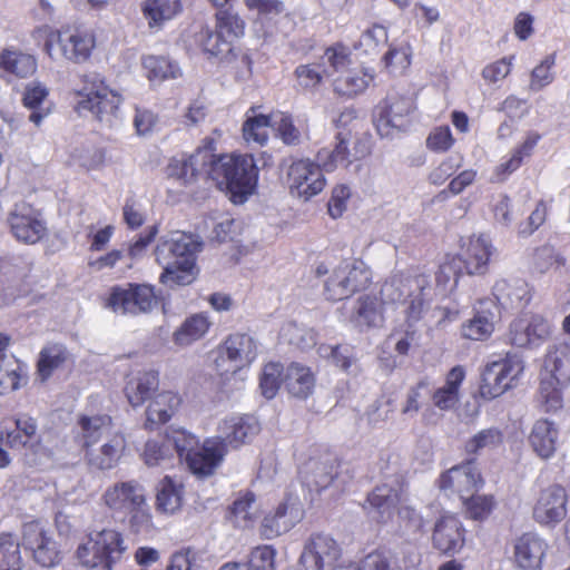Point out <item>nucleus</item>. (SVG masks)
Segmentation results:
<instances>
[{
	"mask_svg": "<svg viewBox=\"0 0 570 570\" xmlns=\"http://www.w3.org/2000/svg\"><path fill=\"white\" fill-rule=\"evenodd\" d=\"M202 247V242L186 233L160 240L155 250L157 262L165 264L160 283L169 286L191 284L198 275L197 254Z\"/></svg>",
	"mask_w": 570,
	"mask_h": 570,
	"instance_id": "nucleus-1",
	"label": "nucleus"
},
{
	"mask_svg": "<svg viewBox=\"0 0 570 570\" xmlns=\"http://www.w3.org/2000/svg\"><path fill=\"white\" fill-rule=\"evenodd\" d=\"M258 167L253 155H217L208 171V177L217 188L226 190L234 204L245 203L256 190Z\"/></svg>",
	"mask_w": 570,
	"mask_h": 570,
	"instance_id": "nucleus-2",
	"label": "nucleus"
},
{
	"mask_svg": "<svg viewBox=\"0 0 570 570\" xmlns=\"http://www.w3.org/2000/svg\"><path fill=\"white\" fill-rule=\"evenodd\" d=\"M245 21L230 10H219L215 13V30L208 26L202 27L194 36L196 46L208 58L220 60L234 47L233 40L244 36Z\"/></svg>",
	"mask_w": 570,
	"mask_h": 570,
	"instance_id": "nucleus-3",
	"label": "nucleus"
},
{
	"mask_svg": "<svg viewBox=\"0 0 570 570\" xmlns=\"http://www.w3.org/2000/svg\"><path fill=\"white\" fill-rule=\"evenodd\" d=\"M214 151H216L215 139L205 137L193 153H183L168 160L167 177L184 187L210 180L208 171L214 160Z\"/></svg>",
	"mask_w": 570,
	"mask_h": 570,
	"instance_id": "nucleus-4",
	"label": "nucleus"
},
{
	"mask_svg": "<svg viewBox=\"0 0 570 570\" xmlns=\"http://www.w3.org/2000/svg\"><path fill=\"white\" fill-rule=\"evenodd\" d=\"M523 372L522 358L512 353L488 362L481 372L479 396L484 401H492L503 395L518 385Z\"/></svg>",
	"mask_w": 570,
	"mask_h": 570,
	"instance_id": "nucleus-5",
	"label": "nucleus"
},
{
	"mask_svg": "<svg viewBox=\"0 0 570 570\" xmlns=\"http://www.w3.org/2000/svg\"><path fill=\"white\" fill-rule=\"evenodd\" d=\"M109 509L112 518H129L130 529L138 533L150 524L151 515L148 512L144 488L137 481L122 482L115 485L109 493Z\"/></svg>",
	"mask_w": 570,
	"mask_h": 570,
	"instance_id": "nucleus-6",
	"label": "nucleus"
},
{
	"mask_svg": "<svg viewBox=\"0 0 570 570\" xmlns=\"http://www.w3.org/2000/svg\"><path fill=\"white\" fill-rule=\"evenodd\" d=\"M372 154L370 135L354 136L351 130L343 129L335 136L333 149L322 148L316 160L325 171H333L338 166L347 167L355 161L366 159Z\"/></svg>",
	"mask_w": 570,
	"mask_h": 570,
	"instance_id": "nucleus-7",
	"label": "nucleus"
},
{
	"mask_svg": "<svg viewBox=\"0 0 570 570\" xmlns=\"http://www.w3.org/2000/svg\"><path fill=\"white\" fill-rule=\"evenodd\" d=\"M94 47L92 35L69 29L50 30L45 42V51L51 59L65 58L77 63L86 61Z\"/></svg>",
	"mask_w": 570,
	"mask_h": 570,
	"instance_id": "nucleus-8",
	"label": "nucleus"
},
{
	"mask_svg": "<svg viewBox=\"0 0 570 570\" xmlns=\"http://www.w3.org/2000/svg\"><path fill=\"white\" fill-rule=\"evenodd\" d=\"M257 357V344L247 333L229 334L217 348L215 365L217 370H224L236 374L249 366Z\"/></svg>",
	"mask_w": 570,
	"mask_h": 570,
	"instance_id": "nucleus-9",
	"label": "nucleus"
},
{
	"mask_svg": "<svg viewBox=\"0 0 570 570\" xmlns=\"http://www.w3.org/2000/svg\"><path fill=\"white\" fill-rule=\"evenodd\" d=\"M341 461L330 450H316L298 470L301 483L311 492L327 489L338 475Z\"/></svg>",
	"mask_w": 570,
	"mask_h": 570,
	"instance_id": "nucleus-10",
	"label": "nucleus"
},
{
	"mask_svg": "<svg viewBox=\"0 0 570 570\" xmlns=\"http://www.w3.org/2000/svg\"><path fill=\"white\" fill-rule=\"evenodd\" d=\"M127 287L115 286L109 293V307L122 314H140L151 311L158 299L155 287L146 284L128 283Z\"/></svg>",
	"mask_w": 570,
	"mask_h": 570,
	"instance_id": "nucleus-11",
	"label": "nucleus"
},
{
	"mask_svg": "<svg viewBox=\"0 0 570 570\" xmlns=\"http://www.w3.org/2000/svg\"><path fill=\"white\" fill-rule=\"evenodd\" d=\"M323 171L320 163L306 159L293 161L286 177L289 193L305 200L316 196L326 185Z\"/></svg>",
	"mask_w": 570,
	"mask_h": 570,
	"instance_id": "nucleus-12",
	"label": "nucleus"
},
{
	"mask_svg": "<svg viewBox=\"0 0 570 570\" xmlns=\"http://www.w3.org/2000/svg\"><path fill=\"white\" fill-rule=\"evenodd\" d=\"M490 238L484 234L461 238L459 252L455 254L469 276H483L489 272L494 254Z\"/></svg>",
	"mask_w": 570,
	"mask_h": 570,
	"instance_id": "nucleus-13",
	"label": "nucleus"
},
{
	"mask_svg": "<svg viewBox=\"0 0 570 570\" xmlns=\"http://www.w3.org/2000/svg\"><path fill=\"white\" fill-rule=\"evenodd\" d=\"M226 455L225 443L218 436H212L205 439L202 444L191 451L184 463L193 475L205 480L215 474Z\"/></svg>",
	"mask_w": 570,
	"mask_h": 570,
	"instance_id": "nucleus-14",
	"label": "nucleus"
},
{
	"mask_svg": "<svg viewBox=\"0 0 570 570\" xmlns=\"http://www.w3.org/2000/svg\"><path fill=\"white\" fill-rule=\"evenodd\" d=\"M568 513V493L560 484H550L542 489L532 508V518L540 525L553 527Z\"/></svg>",
	"mask_w": 570,
	"mask_h": 570,
	"instance_id": "nucleus-15",
	"label": "nucleus"
},
{
	"mask_svg": "<svg viewBox=\"0 0 570 570\" xmlns=\"http://www.w3.org/2000/svg\"><path fill=\"white\" fill-rule=\"evenodd\" d=\"M483 483L482 474L474 460L452 466L438 480L440 490L458 494L462 501L478 492Z\"/></svg>",
	"mask_w": 570,
	"mask_h": 570,
	"instance_id": "nucleus-16",
	"label": "nucleus"
},
{
	"mask_svg": "<svg viewBox=\"0 0 570 570\" xmlns=\"http://www.w3.org/2000/svg\"><path fill=\"white\" fill-rule=\"evenodd\" d=\"M10 230L17 240L36 244L46 235V223L31 205L21 202L13 206L8 214Z\"/></svg>",
	"mask_w": 570,
	"mask_h": 570,
	"instance_id": "nucleus-17",
	"label": "nucleus"
},
{
	"mask_svg": "<svg viewBox=\"0 0 570 570\" xmlns=\"http://www.w3.org/2000/svg\"><path fill=\"white\" fill-rule=\"evenodd\" d=\"M342 558V547L330 534L317 532L306 540L299 557V562L314 570H324Z\"/></svg>",
	"mask_w": 570,
	"mask_h": 570,
	"instance_id": "nucleus-18",
	"label": "nucleus"
},
{
	"mask_svg": "<svg viewBox=\"0 0 570 570\" xmlns=\"http://www.w3.org/2000/svg\"><path fill=\"white\" fill-rule=\"evenodd\" d=\"M22 546L32 552L35 561L42 567H55L61 560L57 542L39 521L23 524Z\"/></svg>",
	"mask_w": 570,
	"mask_h": 570,
	"instance_id": "nucleus-19",
	"label": "nucleus"
},
{
	"mask_svg": "<svg viewBox=\"0 0 570 570\" xmlns=\"http://www.w3.org/2000/svg\"><path fill=\"white\" fill-rule=\"evenodd\" d=\"M466 529L462 521L453 513L441 514L432 530V546L441 554L454 556L464 548Z\"/></svg>",
	"mask_w": 570,
	"mask_h": 570,
	"instance_id": "nucleus-20",
	"label": "nucleus"
},
{
	"mask_svg": "<svg viewBox=\"0 0 570 570\" xmlns=\"http://www.w3.org/2000/svg\"><path fill=\"white\" fill-rule=\"evenodd\" d=\"M550 333V324L542 315L530 314L511 322L509 340L517 347H534L547 341Z\"/></svg>",
	"mask_w": 570,
	"mask_h": 570,
	"instance_id": "nucleus-21",
	"label": "nucleus"
},
{
	"mask_svg": "<svg viewBox=\"0 0 570 570\" xmlns=\"http://www.w3.org/2000/svg\"><path fill=\"white\" fill-rule=\"evenodd\" d=\"M430 287V278L426 274L414 275L396 274L387 278L380 288L377 298L383 306L403 303L406 296H412V288L422 289Z\"/></svg>",
	"mask_w": 570,
	"mask_h": 570,
	"instance_id": "nucleus-22",
	"label": "nucleus"
},
{
	"mask_svg": "<svg viewBox=\"0 0 570 570\" xmlns=\"http://www.w3.org/2000/svg\"><path fill=\"white\" fill-rule=\"evenodd\" d=\"M547 551L548 543L538 533H522L514 540V564L518 570H542V561Z\"/></svg>",
	"mask_w": 570,
	"mask_h": 570,
	"instance_id": "nucleus-23",
	"label": "nucleus"
},
{
	"mask_svg": "<svg viewBox=\"0 0 570 570\" xmlns=\"http://www.w3.org/2000/svg\"><path fill=\"white\" fill-rule=\"evenodd\" d=\"M414 109V100L407 95L393 92L386 96L375 108V122L377 130L382 134L384 130L399 127L404 117L409 116Z\"/></svg>",
	"mask_w": 570,
	"mask_h": 570,
	"instance_id": "nucleus-24",
	"label": "nucleus"
},
{
	"mask_svg": "<svg viewBox=\"0 0 570 570\" xmlns=\"http://www.w3.org/2000/svg\"><path fill=\"white\" fill-rule=\"evenodd\" d=\"M466 377V371L462 365L453 366L445 375L443 385L431 387V402L433 407L450 412L458 407L461 400V387Z\"/></svg>",
	"mask_w": 570,
	"mask_h": 570,
	"instance_id": "nucleus-25",
	"label": "nucleus"
},
{
	"mask_svg": "<svg viewBox=\"0 0 570 570\" xmlns=\"http://www.w3.org/2000/svg\"><path fill=\"white\" fill-rule=\"evenodd\" d=\"M222 435L218 438L229 448L238 449L247 443L259 431L257 422L248 415H232L222 421L218 426Z\"/></svg>",
	"mask_w": 570,
	"mask_h": 570,
	"instance_id": "nucleus-26",
	"label": "nucleus"
},
{
	"mask_svg": "<svg viewBox=\"0 0 570 570\" xmlns=\"http://www.w3.org/2000/svg\"><path fill=\"white\" fill-rule=\"evenodd\" d=\"M534 288L522 278L499 279L493 286V295L502 306L527 307L532 301Z\"/></svg>",
	"mask_w": 570,
	"mask_h": 570,
	"instance_id": "nucleus-27",
	"label": "nucleus"
},
{
	"mask_svg": "<svg viewBox=\"0 0 570 570\" xmlns=\"http://www.w3.org/2000/svg\"><path fill=\"white\" fill-rule=\"evenodd\" d=\"M351 322L361 331L382 327L385 323V307L377 295H361L356 299Z\"/></svg>",
	"mask_w": 570,
	"mask_h": 570,
	"instance_id": "nucleus-28",
	"label": "nucleus"
},
{
	"mask_svg": "<svg viewBox=\"0 0 570 570\" xmlns=\"http://www.w3.org/2000/svg\"><path fill=\"white\" fill-rule=\"evenodd\" d=\"M297 501L298 499L293 494H286L274 512L264 517L259 528L261 537L269 540L288 532L295 524L291 511Z\"/></svg>",
	"mask_w": 570,
	"mask_h": 570,
	"instance_id": "nucleus-29",
	"label": "nucleus"
},
{
	"mask_svg": "<svg viewBox=\"0 0 570 570\" xmlns=\"http://www.w3.org/2000/svg\"><path fill=\"white\" fill-rule=\"evenodd\" d=\"M183 404L181 396L171 391H163L148 405L146 410L145 428L155 430L169 422L171 416Z\"/></svg>",
	"mask_w": 570,
	"mask_h": 570,
	"instance_id": "nucleus-30",
	"label": "nucleus"
},
{
	"mask_svg": "<svg viewBox=\"0 0 570 570\" xmlns=\"http://www.w3.org/2000/svg\"><path fill=\"white\" fill-rule=\"evenodd\" d=\"M559 430L554 422L548 419L537 420L529 433L528 441L538 456L548 460L557 451Z\"/></svg>",
	"mask_w": 570,
	"mask_h": 570,
	"instance_id": "nucleus-31",
	"label": "nucleus"
},
{
	"mask_svg": "<svg viewBox=\"0 0 570 570\" xmlns=\"http://www.w3.org/2000/svg\"><path fill=\"white\" fill-rule=\"evenodd\" d=\"M159 387V374L155 370H142L128 376L125 385V394L132 406H140Z\"/></svg>",
	"mask_w": 570,
	"mask_h": 570,
	"instance_id": "nucleus-32",
	"label": "nucleus"
},
{
	"mask_svg": "<svg viewBox=\"0 0 570 570\" xmlns=\"http://www.w3.org/2000/svg\"><path fill=\"white\" fill-rule=\"evenodd\" d=\"M77 559L81 566L96 569L107 568V532L105 529L90 532L87 540L77 549Z\"/></svg>",
	"mask_w": 570,
	"mask_h": 570,
	"instance_id": "nucleus-33",
	"label": "nucleus"
},
{
	"mask_svg": "<svg viewBox=\"0 0 570 570\" xmlns=\"http://www.w3.org/2000/svg\"><path fill=\"white\" fill-rule=\"evenodd\" d=\"M80 99L76 105V110L80 115L85 111H90L100 118V115L106 106L107 85L104 77L99 75L87 76L85 87L79 92Z\"/></svg>",
	"mask_w": 570,
	"mask_h": 570,
	"instance_id": "nucleus-34",
	"label": "nucleus"
},
{
	"mask_svg": "<svg viewBox=\"0 0 570 570\" xmlns=\"http://www.w3.org/2000/svg\"><path fill=\"white\" fill-rule=\"evenodd\" d=\"M37 67L35 56L17 48H8L0 53V70L6 75L24 79L31 77L37 71Z\"/></svg>",
	"mask_w": 570,
	"mask_h": 570,
	"instance_id": "nucleus-35",
	"label": "nucleus"
},
{
	"mask_svg": "<svg viewBox=\"0 0 570 570\" xmlns=\"http://www.w3.org/2000/svg\"><path fill=\"white\" fill-rule=\"evenodd\" d=\"M374 79L375 73L372 69H351L334 79V91L340 96L353 98L363 94L373 83Z\"/></svg>",
	"mask_w": 570,
	"mask_h": 570,
	"instance_id": "nucleus-36",
	"label": "nucleus"
},
{
	"mask_svg": "<svg viewBox=\"0 0 570 570\" xmlns=\"http://www.w3.org/2000/svg\"><path fill=\"white\" fill-rule=\"evenodd\" d=\"M37 425L33 419L21 416L11 422L0 425V438L10 448L20 449L26 446L36 436Z\"/></svg>",
	"mask_w": 570,
	"mask_h": 570,
	"instance_id": "nucleus-37",
	"label": "nucleus"
},
{
	"mask_svg": "<svg viewBox=\"0 0 570 570\" xmlns=\"http://www.w3.org/2000/svg\"><path fill=\"white\" fill-rule=\"evenodd\" d=\"M431 385L432 382L428 376L421 377L415 384L411 385L402 403L401 413L403 415L417 414L424 405H428L422 413L423 420H426L429 414L432 413V407L428 403L431 400Z\"/></svg>",
	"mask_w": 570,
	"mask_h": 570,
	"instance_id": "nucleus-38",
	"label": "nucleus"
},
{
	"mask_svg": "<svg viewBox=\"0 0 570 570\" xmlns=\"http://www.w3.org/2000/svg\"><path fill=\"white\" fill-rule=\"evenodd\" d=\"M285 384L293 396L305 400L314 391L315 376L309 367L292 363L286 368Z\"/></svg>",
	"mask_w": 570,
	"mask_h": 570,
	"instance_id": "nucleus-39",
	"label": "nucleus"
},
{
	"mask_svg": "<svg viewBox=\"0 0 570 570\" xmlns=\"http://www.w3.org/2000/svg\"><path fill=\"white\" fill-rule=\"evenodd\" d=\"M210 321L205 313H196L187 317L174 332L173 341L178 346H188L203 338L210 328Z\"/></svg>",
	"mask_w": 570,
	"mask_h": 570,
	"instance_id": "nucleus-40",
	"label": "nucleus"
},
{
	"mask_svg": "<svg viewBox=\"0 0 570 570\" xmlns=\"http://www.w3.org/2000/svg\"><path fill=\"white\" fill-rule=\"evenodd\" d=\"M258 106H252L246 111V119L243 124V137L246 141H253L259 146L266 145L268 140V128L273 126L271 115L257 114Z\"/></svg>",
	"mask_w": 570,
	"mask_h": 570,
	"instance_id": "nucleus-41",
	"label": "nucleus"
},
{
	"mask_svg": "<svg viewBox=\"0 0 570 570\" xmlns=\"http://www.w3.org/2000/svg\"><path fill=\"white\" fill-rule=\"evenodd\" d=\"M494 332V315L490 311H476L461 326V335L470 341H487Z\"/></svg>",
	"mask_w": 570,
	"mask_h": 570,
	"instance_id": "nucleus-42",
	"label": "nucleus"
},
{
	"mask_svg": "<svg viewBox=\"0 0 570 570\" xmlns=\"http://www.w3.org/2000/svg\"><path fill=\"white\" fill-rule=\"evenodd\" d=\"M340 265L353 295L366 291L373 283L372 269L363 259L344 261Z\"/></svg>",
	"mask_w": 570,
	"mask_h": 570,
	"instance_id": "nucleus-43",
	"label": "nucleus"
},
{
	"mask_svg": "<svg viewBox=\"0 0 570 570\" xmlns=\"http://www.w3.org/2000/svg\"><path fill=\"white\" fill-rule=\"evenodd\" d=\"M544 368L557 381L570 382V345L562 344L550 350L544 357Z\"/></svg>",
	"mask_w": 570,
	"mask_h": 570,
	"instance_id": "nucleus-44",
	"label": "nucleus"
},
{
	"mask_svg": "<svg viewBox=\"0 0 570 570\" xmlns=\"http://www.w3.org/2000/svg\"><path fill=\"white\" fill-rule=\"evenodd\" d=\"M68 358V351L61 344L45 346L38 360L37 374L41 382H46L56 370L60 368Z\"/></svg>",
	"mask_w": 570,
	"mask_h": 570,
	"instance_id": "nucleus-45",
	"label": "nucleus"
},
{
	"mask_svg": "<svg viewBox=\"0 0 570 570\" xmlns=\"http://www.w3.org/2000/svg\"><path fill=\"white\" fill-rule=\"evenodd\" d=\"M504 443V434L499 428H488L468 439L464 443V452L476 455L482 451H493Z\"/></svg>",
	"mask_w": 570,
	"mask_h": 570,
	"instance_id": "nucleus-46",
	"label": "nucleus"
},
{
	"mask_svg": "<svg viewBox=\"0 0 570 570\" xmlns=\"http://www.w3.org/2000/svg\"><path fill=\"white\" fill-rule=\"evenodd\" d=\"M48 95V88L39 81H32L28 83L24 88L22 101L24 107L32 110L29 116V120L33 122L36 126H39L42 122V120L49 115V109H41V105L46 100Z\"/></svg>",
	"mask_w": 570,
	"mask_h": 570,
	"instance_id": "nucleus-47",
	"label": "nucleus"
},
{
	"mask_svg": "<svg viewBox=\"0 0 570 570\" xmlns=\"http://www.w3.org/2000/svg\"><path fill=\"white\" fill-rule=\"evenodd\" d=\"M183 10L180 0H146L142 13L149 26H160L164 21L173 19Z\"/></svg>",
	"mask_w": 570,
	"mask_h": 570,
	"instance_id": "nucleus-48",
	"label": "nucleus"
},
{
	"mask_svg": "<svg viewBox=\"0 0 570 570\" xmlns=\"http://www.w3.org/2000/svg\"><path fill=\"white\" fill-rule=\"evenodd\" d=\"M325 70L321 65L301 63L293 72L295 89L299 92H315L324 81Z\"/></svg>",
	"mask_w": 570,
	"mask_h": 570,
	"instance_id": "nucleus-49",
	"label": "nucleus"
},
{
	"mask_svg": "<svg viewBox=\"0 0 570 570\" xmlns=\"http://www.w3.org/2000/svg\"><path fill=\"white\" fill-rule=\"evenodd\" d=\"M228 72L236 81L249 80L253 76V59L248 50L234 47L224 58Z\"/></svg>",
	"mask_w": 570,
	"mask_h": 570,
	"instance_id": "nucleus-50",
	"label": "nucleus"
},
{
	"mask_svg": "<svg viewBox=\"0 0 570 570\" xmlns=\"http://www.w3.org/2000/svg\"><path fill=\"white\" fill-rule=\"evenodd\" d=\"M181 487L177 485L170 476H165L160 481L157 492V510L174 513L181 505Z\"/></svg>",
	"mask_w": 570,
	"mask_h": 570,
	"instance_id": "nucleus-51",
	"label": "nucleus"
},
{
	"mask_svg": "<svg viewBox=\"0 0 570 570\" xmlns=\"http://www.w3.org/2000/svg\"><path fill=\"white\" fill-rule=\"evenodd\" d=\"M463 275L466 274L460 258L455 254H448L435 273V282L438 286L443 288L449 286L455 288Z\"/></svg>",
	"mask_w": 570,
	"mask_h": 570,
	"instance_id": "nucleus-52",
	"label": "nucleus"
},
{
	"mask_svg": "<svg viewBox=\"0 0 570 570\" xmlns=\"http://www.w3.org/2000/svg\"><path fill=\"white\" fill-rule=\"evenodd\" d=\"M150 80L175 79L180 75V70L171 60L161 56H148L142 61Z\"/></svg>",
	"mask_w": 570,
	"mask_h": 570,
	"instance_id": "nucleus-53",
	"label": "nucleus"
},
{
	"mask_svg": "<svg viewBox=\"0 0 570 570\" xmlns=\"http://www.w3.org/2000/svg\"><path fill=\"white\" fill-rule=\"evenodd\" d=\"M559 382L551 376H543L539 385V397L546 412L557 411L562 407L563 397Z\"/></svg>",
	"mask_w": 570,
	"mask_h": 570,
	"instance_id": "nucleus-54",
	"label": "nucleus"
},
{
	"mask_svg": "<svg viewBox=\"0 0 570 570\" xmlns=\"http://www.w3.org/2000/svg\"><path fill=\"white\" fill-rule=\"evenodd\" d=\"M324 295L331 302H341L353 296L341 265L336 266L326 279Z\"/></svg>",
	"mask_w": 570,
	"mask_h": 570,
	"instance_id": "nucleus-55",
	"label": "nucleus"
},
{
	"mask_svg": "<svg viewBox=\"0 0 570 570\" xmlns=\"http://www.w3.org/2000/svg\"><path fill=\"white\" fill-rule=\"evenodd\" d=\"M396 523L399 531L403 534L421 533L425 525L423 515L414 507L407 504L397 508Z\"/></svg>",
	"mask_w": 570,
	"mask_h": 570,
	"instance_id": "nucleus-56",
	"label": "nucleus"
},
{
	"mask_svg": "<svg viewBox=\"0 0 570 570\" xmlns=\"http://www.w3.org/2000/svg\"><path fill=\"white\" fill-rule=\"evenodd\" d=\"M19 543L12 534H0V570H21Z\"/></svg>",
	"mask_w": 570,
	"mask_h": 570,
	"instance_id": "nucleus-57",
	"label": "nucleus"
},
{
	"mask_svg": "<svg viewBox=\"0 0 570 570\" xmlns=\"http://www.w3.org/2000/svg\"><path fill=\"white\" fill-rule=\"evenodd\" d=\"M462 502L466 517L474 521L488 519L495 507V499L492 494L475 495L473 493Z\"/></svg>",
	"mask_w": 570,
	"mask_h": 570,
	"instance_id": "nucleus-58",
	"label": "nucleus"
},
{
	"mask_svg": "<svg viewBox=\"0 0 570 570\" xmlns=\"http://www.w3.org/2000/svg\"><path fill=\"white\" fill-rule=\"evenodd\" d=\"M566 263L567 259L551 245H543L534 252L533 265L534 269L540 274L552 269L557 271L563 267Z\"/></svg>",
	"mask_w": 570,
	"mask_h": 570,
	"instance_id": "nucleus-59",
	"label": "nucleus"
},
{
	"mask_svg": "<svg viewBox=\"0 0 570 570\" xmlns=\"http://www.w3.org/2000/svg\"><path fill=\"white\" fill-rule=\"evenodd\" d=\"M283 373L284 367L281 363L269 362L264 366L259 379V387L262 390V394L266 399L271 400L277 394L281 387Z\"/></svg>",
	"mask_w": 570,
	"mask_h": 570,
	"instance_id": "nucleus-60",
	"label": "nucleus"
},
{
	"mask_svg": "<svg viewBox=\"0 0 570 570\" xmlns=\"http://www.w3.org/2000/svg\"><path fill=\"white\" fill-rule=\"evenodd\" d=\"M167 441L174 446L179 460L184 462L188 454L198 445L199 440L196 435L184 429L173 430L166 435Z\"/></svg>",
	"mask_w": 570,
	"mask_h": 570,
	"instance_id": "nucleus-61",
	"label": "nucleus"
},
{
	"mask_svg": "<svg viewBox=\"0 0 570 570\" xmlns=\"http://www.w3.org/2000/svg\"><path fill=\"white\" fill-rule=\"evenodd\" d=\"M557 55L550 53L544 57V59L533 68L530 77V89L533 91H539L550 85L553 79L552 68L556 65Z\"/></svg>",
	"mask_w": 570,
	"mask_h": 570,
	"instance_id": "nucleus-62",
	"label": "nucleus"
},
{
	"mask_svg": "<svg viewBox=\"0 0 570 570\" xmlns=\"http://www.w3.org/2000/svg\"><path fill=\"white\" fill-rule=\"evenodd\" d=\"M19 370V365L11 357L0 358V394L19 389L21 381Z\"/></svg>",
	"mask_w": 570,
	"mask_h": 570,
	"instance_id": "nucleus-63",
	"label": "nucleus"
},
{
	"mask_svg": "<svg viewBox=\"0 0 570 570\" xmlns=\"http://www.w3.org/2000/svg\"><path fill=\"white\" fill-rule=\"evenodd\" d=\"M276 550L268 544L254 548L246 563L249 570H275Z\"/></svg>",
	"mask_w": 570,
	"mask_h": 570,
	"instance_id": "nucleus-64",
	"label": "nucleus"
}]
</instances>
